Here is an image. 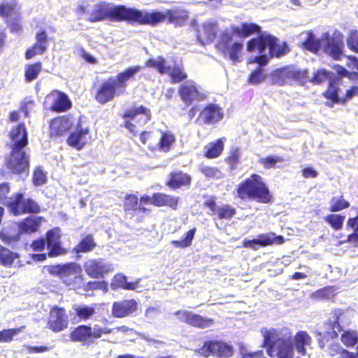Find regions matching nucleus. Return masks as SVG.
<instances>
[{
	"instance_id": "nucleus-1",
	"label": "nucleus",
	"mask_w": 358,
	"mask_h": 358,
	"mask_svg": "<svg viewBox=\"0 0 358 358\" xmlns=\"http://www.w3.org/2000/svg\"><path fill=\"white\" fill-rule=\"evenodd\" d=\"M138 10L123 5L100 2L87 7L86 19L91 22L100 21L137 22Z\"/></svg>"
},
{
	"instance_id": "nucleus-2",
	"label": "nucleus",
	"mask_w": 358,
	"mask_h": 358,
	"mask_svg": "<svg viewBox=\"0 0 358 358\" xmlns=\"http://www.w3.org/2000/svg\"><path fill=\"white\" fill-rule=\"evenodd\" d=\"M287 49L285 43L280 44L277 38L266 32L262 33L258 38L250 40L247 45L248 52L258 50L260 55L255 57L254 62L260 66H265L270 57H279L285 55Z\"/></svg>"
},
{
	"instance_id": "nucleus-3",
	"label": "nucleus",
	"mask_w": 358,
	"mask_h": 358,
	"mask_svg": "<svg viewBox=\"0 0 358 358\" xmlns=\"http://www.w3.org/2000/svg\"><path fill=\"white\" fill-rule=\"evenodd\" d=\"M304 47L312 52H317L320 49L330 55L334 59H339L343 55L344 47L343 34L336 31L332 36L329 33L322 34L319 40L313 34H308L306 41L303 43Z\"/></svg>"
},
{
	"instance_id": "nucleus-4",
	"label": "nucleus",
	"mask_w": 358,
	"mask_h": 358,
	"mask_svg": "<svg viewBox=\"0 0 358 358\" xmlns=\"http://www.w3.org/2000/svg\"><path fill=\"white\" fill-rule=\"evenodd\" d=\"M261 333L264 337L265 345L275 347L279 358H292L294 355L292 334L287 328L280 331L274 329L263 328Z\"/></svg>"
},
{
	"instance_id": "nucleus-5",
	"label": "nucleus",
	"mask_w": 358,
	"mask_h": 358,
	"mask_svg": "<svg viewBox=\"0 0 358 358\" xmlns=\"http://www.w3.org/2000/svg\"><path fill=\"white\" fill-rule=\"evenodd\" d=\"M188 17L187 12L182 9L166 10L164 11L138 10L137 22L141 24L157 25L166 22L175 26L183 25Z\"/></svg>"
},
{
	"instance_id": "nucleus-6",
	"label": "nucleus",
	"mask_w": 358,
	"mask_h": 358,
	"mask_svg": "<svg viewBox=\"0 0 358 358\" xmlns=\"http://www.w3.org/2000/svg\"><path fill=\"white\" fill-rule=\"evenodd\" d=\"M237 194L240 199L256 200L262 203L271 201V195L262 178L252 174L249 178L239 184Z\"/></svg>"
},
{
	"instance_id": "nucleus-7",
	"label": "nucleus",
	"mask_w": 358,
	"mask_h": 358,
	"mask_svg": "<svg viewBox=\"0 0 358 358\" xmlns=\"http://www.w3.org/2000/svg\"><path fill=\"white\" fill-rule=\"evenodd\" d=\"M48 271L50 273L58 275L66 285L71 288H80L84 285L81 267L76 263L52 266Z\"/></svg>"
},
{
	"instance_id": "nucleus-8",
	"label": "nucleus",
	"mask_w": 358,
	"mask_h": 358,
	"mask_svg": "<svg viewBox=\"0 0 358 358\" xmlns=\"http://www.w3.org/2000/svg\"><path fill=\"white\" fill-rule=\"evenodd\" d=\"M231 31L227 29L220 34L216 44V48L224 57L228 56L234 62L240 61V54L243 48V43L241 41L233 42Z\"/></svg>"
},
{
	"instance_id": "nucleus-9",
	"label": "nucleus",
	"mask_w": 358,
	"mask_h": 358,
	"mask_svg": "<svg viewBox=\"0 0 358 358\" xmlns=\"http://www.w3.org/2000/svg\"><path fill=\"white\" fill-rule=\"evenodd\" d=\"M150 111L143 106L134 108L124 113L123 117L130 118L131 120L125 122L124 126L131 133L136 135L138 130L137 126L134 123H136L138 126H143L150 120Z\"/></svg>"
},
{
	"instance_id": "nucleus-10",
	"label": "nucleus",
	"mask_w": 358,
	"mask_h": 358,
	"mask_svg": "<svg viewBox=\"0 0 358 358\" xmlns=\"http://www.w3.org/2000/svg\"><path fill=\"white\" fill-rule=\"evenodd\" d=\"M29 166V156L23 148H12V152L7 160V167L15 174L27 173Z\"/></svg>"
},
{
	"instance_id": "nucleus-11",
	"label": "nucleus",
	"mask_w": 358,
	"mask_h": 358,
	"mask_svg": "<svg viewBox=\"0 0 358 358\" xmlns=\"http://www.w3.org/2000/svg\"><path fill=\"white\" fill-rule=\"evenodd\" d=\"M178 93L182 101L187 105L194 101H203L207 96L203 89L192 80H187L182 83Z\"/></svg>"
},
{
	"instance_id": "nucleus-12",
	"label": "nucleus",
	"mask_w": 358,
	"mask_h": 358,
	"mask_svg": "<svg viewBox=\"0 0 358 358\" xmlns=\"http://www.w3.org/2000/svg\"><path fill=\"white\" fill-rule=\"evenodd\" d=\"M198 353L205 357L210 355L218 357H228L232 355L231 346L220 341H206L203 347L198 350Z\"/></svg>"
},
{
	"instance_id": "nucleus-13",
	"label": "nucleus",
	"mask_w": 358,
	"mask_h": 358,
	"mask_svg": "<svg viewBox=\"0 0 358 358\" xmlns=\"http://www.w3.org/2000/svg\"><path fill=\"white\" fill-rule=\"evenodd\" d=\"M306 71H301L294 67H283L275 70L271 73L273 84L282 85L291 80H300L306 77Z\"/></svg>"
},
{
	"instance_id": "nucleus-14",
	"label": "nucleus",
	"mask_w": 358,
	"mask_h": 358,
	"mask_svg": "<svg viewBox=\"0 0 358 358\" xmlns=\"http://www.w3.org/2000/svg\"><path fill=\"white\" fill-rule=\"evenodd\" d=\"M83 266L87 274L93 278H103L113 271L111 264L102 259H89Z\"/></svg>"
},
{
	"instance_id": "nucleus-15",
	"label": "nucleus",
	"mask_w": 358,
	"mask_h": 358,
	"mask_svg": "<svg viewBox=\"0 0 358 358\" xmlns=\"http://www.w3.org/2000/svg\"><path fill=\"white\" fill-rule=\"evenodd\" d=\"M284 237L276 236L274 233L262 234L252 240H244L243 246L256 250L257 246L265 247L273 244L280 245L284 243Z\"/></svg>"
},
{
	"instance_id": "nucleus-16",
	"label": "nucleus",
	"mask_w": 358,
	"mask_h": 358,
	"mask_svg": "<svg viewBox=\"0 0 358 358\" xmlns=\"http://www.w3.org/2000/svg\"><path fill=\"white\" fill-rule=\"evenodd\" d=\"M175 315L180 321L201 329L208 328L213 324V320L203 317L188 310H178Z\"/></svg>"
},
{
	"instance_id": "nucleus-17",
	"label": "nucleus",
	"mask_w": 358,
	"mask_h": 358,
	"mask_svg": "<svg viewBox=\"0 0 358 358\" xmlns=\"http://www.w3.org/2000/svg\"><path fill=\"white\" fill-rule=\"evenodd\" d=\"M60 238V230L57 228L47 232L45 241L49 257H57L66 253V250L61 246Z\"/></svg>"
},
{
	"instance_id": "nucleus-18",
	"label": "nucleus",
	"mask_w": 358,
	"mask_h": 358,
	"mask_svg": "<svg viewBox=\"0 0 358 358\" xmlns=\"http://www.w3.org/2000/svg\"><path fill=\"white\" fill-rule=\"evenodd\" d=\"M49 328L55 332H59L68 326L67 317L63 308L54 307L50 312V317L48 322Z\"/></svg>"
},
{
	"instance_id": "nucleus-19",
	"label": "nucleus",
	"mask_w": 358,
	"mask_h": 358,
	"mask_svg": "<svg viewBox=\"0 0 358 358\" xmlns=\"http://www.w3.org/2000/svg\"><path fill=\"white\" fill-rule=\"evenodd\" d=\"M118 90H120L115 83L113 77H110L101 85L98 90L96 99L98 102L106 103L114 98Z\"/></svg>"
},
{
	"instance_id": "nucleus-20",
	"label": "nucleus",
	"mask_w": 358,
	"mask_h": 358,
	"mask_svg": "<svg viewBox=\"0 0 358 358\" xmlns=\"http://www.w3.org/2000/svg\"><path fill=\"white\" fill-rule=\"evenodd\" d=\"M137 306L138 304L134 299L116 301L113 304L112 314L117 318L125 317L136 312Z\"/></svg>"
},
{
	"instance_id": "nucleus-21",
	"label": "nucleus",
	"mask_w": 358,
	"mask_h": 358,
	"mask_svg": "<svg viewBox=\"0 0 358 358\" xmlns=\"http://www.w3.org/2000/svg\"><path fill=\"white\" fill-rule=\"evenodd\" d=\"M223 116V110L219 106L210 103L201 110L199 119L205 124H215L220 121Z\"/></svg>"
},
{
	"instance_id": "nucleus-22",
	"label": "nucleus",
	"mask_w": 358,
	"mask_h": 358,
	"mask_svg": "<svg viewBox=\"0 0 358 358\" xmlns=\"http://www.w3.org/2000/svg\"><path fill=\"white\" fill-rule=\"evenodd\" d=\"M12 142V148L15 149L24 148L28 143L27 131L24 123H20L9 132Z\"/></svg>"
},
{
	"instance_id": "nucleus-23",
	"label": "nucleus",
	"mask_w": 358,
	"mask_h": 358,
	"mask_svg": "<svg viewBox=\"0 0 358 358\" xmlns=\"http://www.w3.org/2000/svg\"><path fill=\"white\" fill-rule=\"evenodd\" d=\"M217 31V22L215 20H209L198 29L197 38L203 45L210 43L215 39Z\"/></svg>"
},
{
	"instance_id": "nucleus-24",
	"label": "nucleus",
	"mask_w": 358,
	"mask_h": 358,
	"mask_svg": "<svg viewBox=\"0 0 358 358\" xmlns=\"http://www.w3.org/2000/svg\"><path fill=\"white\" fill-rule=\"evenodd\" d=\"M89 129L87 127H83L80 122H78L76 129L70 134L67 139L68 144L71 147L80 150L87 142V135Z\"/></svg>"
},
{
	"instance_id": "nucleus-25",
	"label": "nucleus",
	"mask_w": 358,
	"mask_h": 358,
	"mask_svg": "<svg viewBox=\"0 0 358 358\" xmlns=\"http://www.w3.org/2000/svg\"><path fill=\"white\" fill-rule=\"evenodd\" d=\"M141 66H131L127 69L125 71L118 73L117 76L113 77L115 83L117 86L119 90H121L120 92H123L127 87V82L134 77L141 70Z\"/></svg>"
},
{
	"instance_id": "nucleus-26",
	"label": "nucleus",
	"mask_w": 358,
	"mask_h": 358,
	"mask_svg": "<svg viewBox=\"0 0 358 358\" xmlns=\"http://www.w3.org/2000/svg\"><path fill=\"white\" fill-rule=\"evenodd\" d=\"M6 206L15 215L26 213L25 199L22 193H17L6 199Z\"/></svg>"
},
{
	"instance_id": "nucleus-27",
	"label": "nucleus",
	"mask_w": 358,
	"mask_h": 358,
	"mask_svg": "<svg viewBox=\"0 0 358 358\" xmlns=\"http://www.w3.org/2000/svg\"><path fill=\"white\" fill-rule=\"evenodd\" d=\"M51 96L55 97L51 108L54 111L63 112L69 109L71 106V102L64 93L55 91Z\"/></svg>"
},
{
	"instance_id": "nucleus-28",
	"label": "nucleus",
	"mask_w": 358,
	"mask_h": 358,
	"mask_svg": "<svg viewBox=\"0 0 358 358\" xmlns=\"http://www.w3.org/2000/svg\"><path fill=\"white\" fill-rule=\"evenodd\" d=\"M225 141L226 138L223 137L207 144L204 148L205 156L209 159L219 157L223 151Z\"/></svg>"
},
{
	"instance_id": "nucleus-29",
	"label": "nucleus",
	"mask_w": 358,
	"mask_h": 358,
	"mask_svg": "<svg viewBox=\"0 0 358 358\" xmlns=\"http://www.w3.org/2000/svg\"><path fill=\"white\" fill-rule=\"evenodd\" d=\"M227 30L241 37H247L253 33L259 32L260 27L253 23H243L241 26H234Z\"/></svg>"
},
{
	"instance_id": "nucleus-30",
	"label": "nucleus",
	"mask_w": 358,
	"mask_h": 358,
	"mask_svg": "<svg viewBox=\"0 0 358 358\" xmlns=\"http://www.w3.org/2000/svg\"><path fill=\"white\" fill-rule=\"evenodd\" d=\"M71 341L76 342H87L91 337V327L80 325L70 334Z\"/></svg>"
},
{
	"instance_id": "nucleus-31",
	"label": "nucleus",
	"mask_w": 358,
	"mask_h": 358,
	"mask_svg": "<svg viewBox=\"0 0 358 358\" xmlns=\"http://www.w3.org/2000/svg\"><path fill=\"white\" fill-rule=\"evenodd\" d=\"M294 345L299 353L306 354V346H309L311 343L310 336L303 331H300L296 334L294 337Z\"/></svg>"
},
{
	"instance_id": "nucleus-32",
	"label": "nucleus",
	"mask_w": 358,
	"mask_h": 358,
	"mask_svg": "<svg viewBox=\"0 0 358 358\" xmlns=\"http://www.w3.org/2000/svg\"><path fill=\"white\" fill-rule=\"evenodd\" d=\"M152 203L155 206H169L176 209L178 204V199L164 194H155L152 198Z\"/></svg>"
},
{
	"instance_id": "nucleus-33",
	"label": "nucleus",
	"mask_w": 358,
	"mask_h": 358,
	"mask_svg": "<svg viewBox=\"0 0 358 358\" xmlns=\"http://www.w3.org/2000/svg\"><path fill=\"white\" fill-rule=\"evenodd\" d=\"M20 234L18 227L14 225L10 228L4 229L1 233V238L4 243L12 244L19 241Z\"/></svg>"
},
{
	"instance_id": "nucleus-34",
	"label": "nucleus",
	"mask_w": 358,
	"mask_h": 358,
	"mask_svg": "<svg viewBox=\"0 0 358 358\" xmlns=\"http://www.w3.org/2000/svg\"><path fill=\"white\" fill-rule=\"evenodd\" d=\"M41 225L40 218L30 217L25 219L22 222L17 225L19 231L21 233H31L36 231Z\"/></svg>"
},
{
	"instance_id": "nucleus-35",
	"label": "nucleus",
	"mask_w": 358,
	"mask_h": 358,
	"mask_svg": "<svg viewBox=\"0 0 358 358\" xmlns=\"http://www.w3.org/2000/svg\"><path fill=\"white\" fill-rule=\"evenodd\" d=\"M70 120L69 118H57L51 122L50 127L52 132L56 135H61L70 127Z\"/></svg>"
},
{
	"instance_id": "nucleus-36",
	"label": "nucleus",
	"mask_w": 358,
	"mask_h": 358,
	"mask_svg": "<svg viewBox=\"0 0 358 358\" xmlns=\"http://www.w3.org/2000/svg\"><path fill=\"white\" fill-rule=\"evenodd\" d=\"M190 181V177L182 172H176L171 174V178L168 182L169 187L178 188L182 185H187Z\"/></svg>"
},
{
	"instance_id": "nucleus-37",
	"label": "nucleus",
	"mask_w": 358,
	"mask_h": 358,
	"mask_svg": "<svg viewBox=\"0 0 358 358\" xmlns=\"http://www.w3.org/2000/svg\"><path fill=\"white\" fill-rule=\"evenodd\" d=\"M73 310L77 317L83 321L89 320L95 313L94 307L84 304L74 306Z\"/></svg>"
},
{
	"instance_id": "nucleus-38",
	"label": "nucleus",
	"mask_w": 358,
	"mask_h": 358,
	"mask_svg": "<svg viewBox=\"0 0 358 358\" xmlns=\"http://www.w3.org/2000/svg\"><path fill=\"white\" fill-rule=\"evenodd\" d=\"M138 197L134 194H127L124 198V209L127 213L132 214L133 212L139 210L145 211V208L138 207Z\"/></svg>"
},
{
	"instance_id": "nucleus-39",
	"label": "nucleus",
	"mask_w": 358,
	"mask_h": 358,
	"mask_svg": "<svg viewBox=\"0 0 358 358\" xmlns=\"http://www.w3.org/2000/svg\"><path fill=\"white\" fill-rule=\"evenodd\" d=\"M145 65L148 67L156 69L162 74L167 73L170 70V67L166 66V60L162 57L148 59Z\"/></svg>"
},
{
	"instance_id": "nucleus-40",
	"label": "nucleus",
	"mask_w": 358,
	"mask_h": 358,
	"mask_svg": "<svg viewBox=\"0 0 358 358\" xmlns=\"http://www.w3.org/2000/svg\"><path fill=\"white\" fill-rule=\"evenodd\" d=\"M138 281L135 282H129L127 280V277L122 274L116 275L114 277L112 285L117 287H122L124 289L134 290L137 288Z\"/></svg>"
},
{
	"instance_id": "nucleus-41",
	"label": "nucleus",
	"mask_w": 358,
	"mask_h": 358,
	"mask_svg": "<svg viewBox=\"0 0 358 358\" xmlns=\"http://www.w3.org/2000/svg\"><path fill=\"white\" fill-rule=\"evenodd\" d=\"M41 70L42 64L41 62L27 65L24 72L26 81L31 82L36 79Z\"/></svg>"
},
{
	"instance_id": "nucleus-42",
	"label": "nucleus",
	"mask_w": 358,
	"mask_h": 358,
	"mask_svg": "<svg viewBox=\"0 0 358 358\" xmlns=\"http://www.w3.org/2000/svg\"><path fill=\"white\" fill-rule=\"evenodd\" d=\"M329 210L330 212H338L350 206L348 201L343 199V196H336L331 198L329 201Z\"/></svg>"
},
{
	"instance_id": "nucleus-43",
	"label": "nucleus",
	"mask_w": 358,
	"mask_h": 358,
	"mask_svg": "<svg viewBox=\"0 0 358 358\" xmlns=\"http://www.w3.org/2000/svg\"><path fill=\"white\" fill-rule=\"evenodd\" d=\"M17 258H18L17 253L13 252L0 245V262L1 264L10 266Z\"/></svg>"
},
{
	"instance_id": "nucleus-44",
	"label": "nucleus",
	"mask_w": 358,
	"mask_h": 358,
	"mask_svg": "<svg viewBox=\"0 0 358 358\" xmlns=\"http://www.w3.org/2000/svg\"><path fill=\"white\" fill-rule=\"evenodd\" d=\"M96 243L92 236L87 235L83 238L76 248V252H87L94 250Z\"/></svg>"
},
{
	"instance_id": "nucleus-45",
	"label": "nucleus",
	"mask_w": 358,
	"mask_h": 358,
	"mask_svg": "<svg viewBox=\"0 0 358 358\" xmlns=\"http://www.w3.org/2000/svg\"><path fill=\"white\" fill-rule=\"evenodd\" d=\"M160 134L159 149L164 152H168L175 141V137L171 132L160 131Z\"/></svg>"
},
{
	"instance_id": "nucleus-46",
	"label": "nucleus",
	"mask_w": 358,
	"mask_h": 358,
	"mask_svg": "<svg viewBox=\"0 0 358 358\" xmlns=\"http://www.w3.org/2000/svg\"><path fill=\"white\" fill-rule=\"evenodd\" d=\"M341 339L346 347H353L358 343V332L352 330L345 331Z\"/></svg>"
},
{
	"instance_id": "nucleus-47",
	"label": "nucleus",
	"mask_w": 358,
	"mask_h": 358,
	"mask_svg": "<svg viewBox=\"0 0 358 358\" xmlns=\"http://www.w3.org/2000/svg\"><path fill=\"white\" fill-rule=\"evenodd\" d=\"M324 220L335 230H341L343 226L345 216L340 214H330L327 215Z\"/></svg>"
},
{
	"instance_id": "nucleus-48",
	"label": "nucleus",
	"mask_w": 358,
	"mask_h": 358,
	"mask_svg": "<svg viewBox=\"0 0 358 358\" xmlns=\"http://www.w3.org/2000/svg\"><path fill=\"white\" fill-rule=\"evenodd\" d=\"M196 233V228H193L187 231L185 236L181 241H173L171 244L176 248H185L192 245V240Z\"/></svg>"
},
{
	"instance_id": "nucleus-49",
	"label": "nucleus",
	"mask_w": 358,
	"mask_h": 358,
	"mask_svg": "<svg viewBox=\"0 0 358 358\" xmlns=\"http://www.w3.org/2000/svg\"><path fill=\"white\" fill-rule=\"evenodd\" d=\"M24 327L22 326L16 329H9L0 331V342H10L13 340V337L20 334V332H22L24 330Z\"/></svg>"
},
{
	"instance_id": "nucleus-50",
	"label": "nucleus",
	"mask_w": 358,
	"mask_h": 358,
	"mask_svg": "<svg viewBox=\"0 0 358 358\" xmlns=\"http://www.w3.org/2000/svg\"><path fill=\"white\" fill-rule=\"evenodd\" d=\"M236 209L228 204L222 205L217 208L216 214L218 215L220 219L229 220L234 216Z\"/></svg>"
},
{
	"instance_id": "nucleus-51",
	"label": "nucleus",
	"mask_w": 358,
	"mask_h": 358,
	"mask_svg": "<svg viewBox=\"0 0 358 358\" xmlns=\"http://www.w3.org/2000/svg\"><path fill=\"white\" fill-rule=\"evenodd\" d=\"M339 90L338 83L330 80L329 87L325 92L324 96L334 103H337L340 101L338 96Z\"/></svg>"
},
{
	"instance_id": "nucleus-52",
	"label": "nucleus",
	"mask_w": 358,
	"mask_h": 358,
	"mask_svg": "<svg viewBox=\"0 0 358 358\" xmlns=\"http://www.w3.org/2000/svg\"><path fill=\"white\" fill-rule=\"evenodd\" d=\"M283 162V159L277 155H271L267 157L259 159V162L266 169L275 168L278 162Z\"/></svg>"
},
{
	"instance_id": "nucleus-53",
	"label": "nucleus",
	"mask_w": 358,
	"mask_h": 358,
	"mask_svg": "<svg viewBox=\"0 0 358 358\" xmlns=\"http://www.w3.org/2000/svg\"><path fill=\"white\" fill-rule=\"evenodd\" d=\"M168 73H169L172 82L174 83L184 80L187 76L182 67H174L173 69H170Z\"/></svg>"
},
{
	"instance_id": "nucleus-54",
	"label": "nucleus",
	"mask_w": 358,
	"mask_h": 358,
	"mask_svg": "<svg viewBox=\"0 0 358 358\" xmlns=\"http://www.w3.org/2000/svg\"><path fill=\"white\" fill-rule=\"evenodd\" d=\"M266 75L261 67L252 71L248 78V83L252 85H257L264 81Z\"/></svg>"
},
{
	"instance_id": "nucleus-55",
	"label": "nucleus",
	"mask_w": 358,
	"mask_h": 358,
	"mask_svg": "<svg viewBox=\"0 0 358 358\" xmlns=\"http://www.w3.org/2000/svg\"><path fill=\"white\" fill-rule=\"evenodd\" d=\"M200 171L205 176L209 178H222L223 177L221 171L215 167L201 166Z\"/></svg>"
},
{
	"instance_id": "nucleus-56",
	"label": "nucleus",
	"mask_w": 358,
	"mask_h": 358,
	"mask_svg": "<svg viewBox=\"0 0 358 358\" xmlns=\"http://www.w3.org/2000/svg\"><path fill=\"white\" fill-rule=\"evenodd\" d=\"M347 45L350 50L358 52V31L357 30L350 31Z\"/></svg>"
},
{
	"instance_id": "nucleus-57",
	"label": "nucleus",
	"mask_w": 358,
	"mask_h": 358,
	"mask_svg": "<svg viewBox=\"0 0 358 358\" xmlns=\"http://www.w3.org/2000/svg\"><path fill=\"white\" fill-rule=\"evenodd\" d=\"M47 49L45 45L36 43L34 45L29 48L26 52V59H29L37 55L43 54Z\"/></svg>"
},
{
	"instance_id": "nucleus-58",
	"label": "nucleus",
	"mask_w": 358,
	"mask_h": 358,
	"mask_svg": "<svg viewBox=\"0 0 358 358\" xmlns=\"http://www.w3.org/2000/svg\"><path fill=\"white\" fill-rule=\"evenodd\" d=\"M46 175L41 169L38 168L34 171L33 182L36 186H40L46 182Z\"/></svg>"
},
{
	"instance_id": "nucleus-59",
	"label": "nucleus",
	"mask_w": 358,
	"mask_h": 358,
	"mask_svg": "<svg viewBox=\"0 0 358 358\" xmlns=\"http://www.w3.org/2000/svg\"><path fill=\"white\" fill-rule=\"evenodd\" d=\"M16 7V3L13 1L10 3H2L0 6V16L8 17L11 15Z\"/></svg>"
},
{
	"instance_id": "nucleus-60",
	"label": "nucleus",
	"mask_w": 358,
	"mask_h": 358,
	"mask_svg": "<svg viewBox=\"0 0 358 358\" xmlns=\"http://www.w3.org/2000/svg\"><path fill=\"white\" fill-rule=\"evenodd\" d=\"M111 334V329L101 328L99 325H94L93 328L91 327V337L92 338H99L103 334Z\"/></svg>"
},
{
	"instance_id": "nucleus-61",
	"label": "nucleus",
	"mask_w": 358,
	"mask_h": 358,
	"mask_svg": "<svg viewBox=\"0 0 358 358\" xmlns=\"http://www.w3.org/2000/svg\"><path fill=\"white\" fill-rule=\"evenodd\" d=\"M331 73L325 70H319L313 76L312 81L315 83H322L326 80H331Z\"/></svg>"
},
{
	"instance_id": "nucleus-62",
	"label": "nucleus",
	"mask_w": 358,
	"mask_h": 358,
	"mask_svg": "<svg viewBox=\"0 0 358 358\" xmlns=\"http://www.w3.org/2000/svg\"><path fill=\"white\" fill-rule=\"evenodd\" d=\"M106 287V285L104 282H98V281H94V282H88L85 283L84 282V285L81 287L80 288H83L85 291H89V290H94V289H101Z\"/></svg>"
},
{
	"instance_id": "nucleus-63",
	"label": "nucleus",
	"mask_w": 358,
	"mask_h": 358,
	"mask_svg": "<svg viewBox=\"0 0 358 358\" xmlns=\"http://www.w3.org/2000/svg\"><path fill=\"white\" fill-rule=\"evenodd\" d=\"M26 213H37L40 211L38 203L31 199H25Z\"/></svg>"
},
{
	"instance_id": "nucleus-64",
	"label": "nucleus",
	"mask_w": 358,
	"mask_h": 358,
	"mask_svg": "<svg viewBox=\"0 0 358 358\" xmlns=\"http://www.w3.org/2000/svg\"><path fill=\"white\" fill-rule=\"evenodd\" d=\"M343 348L338 343H331L328 346L327 352L329 356L337 357L341 352Z\"/></svg>"
}]
</instances>
